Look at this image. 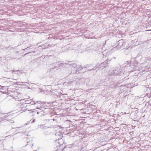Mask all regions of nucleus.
Returning <instances> with one entry per match:
<instances>
[{
	"label": "nucleus",
	"mask_w": 151,
	"mask_h": 151,
	"mask_svg": "<svg viewBox=\"0 0 151 151\" xmlns=\"http://www.w3.org/2000/svg\"><path fill=\"white\" fill-rule=\"evenodd\" d=\"M70 65L71 66V69H74L75 70H76L77 71H79L82 69V67H80L78 68L77 65L75 63H71Z\"/></svg>",
	"instance_id": "obj_7"
},
{
	"label": "nucleus",
	"mask_w": 151,
	"mask_h": 151,
	"mask_svg": "<svg viewBox=\"0 0 151 151\" xmlns=\"http://www.w3.org/2000/svg\"><path fill=\"white\" fill-rule=\"evenodd\" d=\"M28 106L27 105L26 106V108L27 109V106Z\"/></svg>",
	"instance_id": "obj_24"
},
{
	"label": "nucleus",
	"mask_w": 151,
	"mask_h": 151,
	"mask_svg": "<svg viewBox=\"0 0 151 151\" xmlns=\"http://www.w3.org/2000/svg\"><path fill=\"white\" fill-rule=\"evenodd\" d=\"M29 47H27L26 49H27L28 48H29Z\"/></svg>",
	"instance_id": "obj_26"
},
{
	"label": "nucleus",
	"mask_w": 151,
	"mask_h": 151,
	"mask_svg": "<svg viewBox=\"0 0 151 151\" xmlns=\"http://www.w3.org/2000/svg\"><path fill=\"white\" fill-rule=\"evenodd\" d=\"M62 48L63 49V51H65V50H66V51L68 50H67V47H64L63 48Z\"/></svg>",
	"instance_id": "obj_13"
},
{
	"label": "nucleus",
	"mask_w": 151,
	"mask_h": 151,
	"mask_svg": "<svg viewBox=\"0 0 151 151\" xmlns=\"http://www.w3.org/2000/svg\"><path fill=\"white\" fill-rule=\"evenodd\" d=\"M97 48H98V47L96 46V47H95V48L94 49L92 48V49H93V50L94 51H96L97 50Z\"/></svg>",
	"instance_id": "obj_16"
},
{
	"label": "nucleus",
	"mask_w": 151,
	"mask_h": 151,
	"mask_svg": "<svg viewBox=\"0 0 151 151\" xmlns=\"http://www.w3.org/2000/svg\"><path fill=\"white\" fill-rule=\"evenodd\" d=\"M59 145H57L56 147L55 148V151H62L63 150L65 147V145L63 143V144H60V142L58 143Z\"/></svg>",
	"instance_id": "obj_5"
},
{
	"label": "nucleus",
	"mask_w": 151,
	"mask_h": 151,
	"mask_svg": "<svg viewBox=\"0 0 151 151\" xmlns=\"http://www.w3.org/2000/svg\"><path fill=\"white\" fill-rule=\"evenodd\" d=\"M38 102V101H37L36 102H34V103H32V104H31L32 105H33V104H34V105H36V104H37Z\"/></svg>",
	"instance_id": "obj_15"
},
{
	"label": "nucleus",
	"mask_w": 151,
	"mask_h": 151,
	"mask_svg": "<svg viewBox=\"0 0 151 151\" xmlns=\"http://www.w3.org/2000/svg\"><path fill=\"white\" fill-rule=\"evenodd\" d=\"M39 113H40V112H37V114H39Z\"/></svg>",
	"instance_id": "obj_22"
},
{
	"label": "nucleus",
	"mask_w": 151,
	"mask_h": 151,
	"mask_svg": "<svg viewBox=\"0 0 151 151\" xmlns=\"http://www.w3.org/2000/svg\"><path fill=\"white\" fill-rule=\"evenodd\" d=\"M29 122H28V123H29Z\"/></svg>",
	"instance_id": "obj_28"
},
{
	"label": "nucleus",
	"mask_w": 151,
	"mask_h": 151,
	"mask_svg": "<svg viewBox=\"0 0 151 151\" xmlns=\"http://www.w3.org/2000/svg\"><path fill=\"white\" fill-rule=\"evenodd\" d=\"M32 110L30 109V110H30V111H31V110Z\"/></svg>",
	"instance_id": "obj_27"
},
{
	"label": "nucleus",
	"mask_w": 151,
	"mask_h": 151,
	"mask_svg": "<svg viewBox=\"0 0 151 151\" xmlns=\"http://www.w3.org/2000/svg\"><path fill=\"white\" fill-rule=\"evenodd\" d=\"M37 109H40V110H42V111H44L46 109L45 108L42 107H41L40 108H37Z\"/></svg>",
	"instance_id": "obj_12"
},
{
	"label": "nucleus",
	"mask_w": 151,
	"mask_h": 151,
	"mask_svg": "<svg viewBox=\"0 0 151 151\" xmlns=\"http://www.w3.org/2000/svg\"><path fill=\"white\" fill-rule=\"evenodd\" d=\"M150 58L149 57H147L146 58H145V62H149V61L150 60Z\"/></svg>",
	"instance_id": "obj_11"
},
{
	"label": "nucleus",
	"mask_w": 151,
	"mask_h": 151,
	"mask_svg": "<svg viewBox=\"0 0 151 151\" xmlns=\"http://www.w3.org/2000/svg\"><path fill=\"white\" fill-rule=\"evenodd\" d=\"M9 56H8V55L6 56L5 57V58H6L5 59H6L7 60H9V59H8L9 58Z\"/></svg>",
	"instance_id": "obj_17"
},
{
	"label": "nucleus",
	"mask_w": 151,
	"mask_h": 151,
	"mask_svg": "<svg viewBox=\"0 0 151 151\" xmlns=\"http://www.w3.org/2000/svg\"><path fill=\"white\" fill-rule=\"evenodd\" d=\"M29 122H28V123H29Z\"/></svg>",
	"instance_id": "obj_29"
},
{
	"label": "nucleus",
	"mask_w": 151,
	"mask_h": 151,
	"mask_svg": "<svg viewBox=\"0 0 151 151\" xmlns=\"http://www.w3.org/2000/svg\"><path fill=\"white\" fill-rule=\"evenodd\" d=\"M16 128L17 129L16 130V132L17 133L23 132L25 130V129H23V127H17Z\"/></svg>",
	"instance_id": "obj_8"
},
{
	"label": "nucleus",
	"mask_w": 151,
	"mask_h": 151,
	"mask_svg": "<svg viewBox=\"0 0 151 151\" xmlns=\"http://www.w3.org/2000/svg\"><path fill=\"white\" fill-rule=\"evenodd\" d=\"M63 63H61L60 64H59L58 67V66H55V67H54L53 68H52L51 70H52L54 68L55 69V68H59L62 65H63Z\"/></svg>",
	"instance_id": "obj_10"
},
{
	"label": "nucleus",
	"mask_w": 151,
	"mask_h": 151,
	"mask_svg": "<svg viewBox=\"0 0 151 151\" xmlns=\"http://www.w3.org/2000/svg\"><path fill=\"white\" fill-rule=\"evenodd\" d=\"M18 71V70H15V71L14 70H12L13 73H14V72L15 71Z\"/></svg>",
	"instance_id": "obj_20"
},
{
	"label": "nucleus",
	"mask_w": 151,
	"mask_h": 151,
	"mask_svg": "<svg viewBox=\"0 0 151 151\" xmlns=\"http://www.w3.org/2000/svg\"><path fill=\"white\" fill-rule=\"evenodd\" d=\"M126 67L128 68L129 71H133L138 69V66L136 63H130L129 64H127L126 66Z\"/></svg>",
	"instance_id": "obj_2"
},
{
	"label": "nucleus",
	"mask_w": 151,
	"mask_h": 151,
	"mask_svg": "<svg viewBox=\"0 0 151 151\" xmlns=\"http://www.w3.org/2000/svg\"><path fill=\"white\" fill-rule=\"evenodd\" d=\"M1 115V114H0ZM6 117L5 116L4 114H2L0 116V122L4 121L6 119L5 118H6Z\"/></svg>",
	"instance_id": "obj_9"
},
{
	"label": "nucleus",
	"mask_w": 151,
	"mask_h": 151,
	"mask_svg": "<svg viewBox=\"0 0 151 151\" xmlns=\"http://www.w3.org/2000/svg\"><path fill=\"white\" fill-rule=\"evenodd\" d=\"M55 136L56 137L58 138V139H56L55 140V142L56 143L58 142L59 143V141H61L62 140V133L60 132H57L55 133Z\"/></svg>",
	"instance_id": "obj_6"
},
{
	"label": "nucleus",
	"mask_w": 151,
	"mask_h": 151,
	"mask_svg": "<svg viewBox=\"0 0 151 151\" xmlns=\"http://www.w3.org/2000/svg\"><path fill=\"white\" fill-rule=\"evenodd\" d=\"M95 69H94L93 68L91 69H90V70H95Z\"/></svg>",
	"instance_id": "obj_19"
},
{
	"label": "nucleus",
	"mask_w": 151,
	"mask_h": 151,
	"mask_svg": "<svg viewBox=\"0 0 151 151\" xmlns=\"http://www.w3.org/2000/svg\"><path fill=\"white\" fill-rule=\"evenodd\" d=\"M108 61H110L111 60L108 59L106 60L104 62L102 63L99 65L98 66V68H101L102 69L103 68L106 67L109 64L108 63Z\"/></svg>",
	"instance_id": "obj_4"
},
{
	"label": "nucleus",
	"mask_w": 151,
	"mask_h": 151,
	"mask_svg": "<svg viewBox=\"0 0 151 151\" xmlns=\"http://www.w3.org/2000/svg\"><path fill=\"white\" fill-rule=\"evenodd\" d=\"M39 127L40 128H43L44 127V125L43 124H41L39 126Z\"/></svg>",
	"instance_id": "obj_14"
},
{
	"label": "nucleus",
	"mask_w": 151,
	"mask_h": 151,
	"mask_svg": "<svg viewBox=\"0 0 151 151\" xmlns=\"http://www.w3.org/2000/svg\"><path fill=\"white\" fill-rule=\"evenodd\" d=\"M28 124V123H26L25 124H24L25 125H27Z\"/></svg>",
	"instance_id": "obj_23"
},
{
	"label": "nucleus",
	"mask_w": 151,
	"mask_h": 151,
	"mask_svg": "<svg viewBox=\"0 0 151 151\" xmlns=\"http://www.w3.org/2000/svg\"><path fill=\"white\" fill-rule=\"evenodd\" d=\"M30 53V52H28V53H26V54H25L24 55H26L27 54H29V53Z\"/></svg>",
	"instance_id": "obj_21"
},
{
	"label": "nucleus",
	"mask_w": 151,
	"mask_h": 151,
	"mask_svg": "<svg viewBox=\"0 0 151 151\" xmlns=\"http://www.w3.org/2000/svg\"><path fill=\"white\" fill-rule=\"evenodd\" d=\"M120 66L116 68L115 69L110 71V74L111 76H116L119 75L122 71Z\"/></svg>",
	"instance_id": "obj_3"
},
{
	"label": "nucleus",
	"mask_w": 151,
	"mask_h": 151,
	"mask_svg": "<svg viewBox=\"0 0 151 151\" xmlns=\"http://www.w3.org/2000/svg\"><path fill=\"white\" fill-rule=\"evenodd\" d=\"M52 119L54 121H55V120L54 119Z\"/></svg>",
	"instance_id": "obj_25"
},
{
	"label": "nucleus",
	"mask_w": 151,
	"mask_h": 151,
	"mask_svg": "<svg viewBox=\"0 0 151 151\" xmlns=\"http://www.w3.org/2000/svg\"><path fill=\"white\" fill-rule=\"evenodd\" d=\"M35 119H34L32 121L31 123H32L34 122H35Z\"/></svg>",
	"instance_id": "obj_18"
},
{
	"label": "nucleus",
	"mask_w": 151,
	"mask_h": 151,
	"mask_svg": "<svg viewBox=\"0 0 151 151\" xmlns=\"http://www.w3.org/2000/svg\"><path fill=\"white\" fill-rule=\"evenodd\" d=\"M128 43L124 41L123 40H119L117 43V45L116 47L117 49H127L129 47Z\"/></svg>",
	"instance_id": "obj_1"
}]
</instances>
